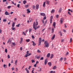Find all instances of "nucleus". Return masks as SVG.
Wrapping results in <instances>:
<instances>
[{
    "label": "nucleus",
    "instance_id": "1",
    "mask_svg": "<svg viewBox=\"0 0 73 73\" xmlns=\"http://www.w3.org/2000/svg\"><path fill=\"white\" fill-rule=\"evenodd\" d=\"M37 25H38V22L36 21V23L35 22H34L33 24V28L35 31H36L37 29L40 28V26L38 25L37 27Z\"/></svg>",
    "mask_w": 73,
    "mask_h": 73
},
{
    "label": "nucleus",
    "instance_id": "2",
    "mask_svg": "<svg viewBox=\"0 0 73 73\" xmlns=\"http://www.w3.org/2000/svg\"><path fill=\"white\" fill-rule=\"evenodd\" d=\"M44 44L45 46H44V47H46V48H48L49 47V43L46 40L44 42Z\"/></svg>",
    "mask_w": 73,
    "mask_h": 73
},
{
    "label": "nucleus",
    "instance_id": "3",
    "mask_svg": "<svg viewBox=\"0 0 73 73\" xmlns=\"http://www.w3.org/2000/svg\"><path fill=\"white\" fill-rule=\"evenodd\" d=\"M42 39L41 38H39V44L38 45H41V41H42L41 40Z\"/></svg>",
    "mask_w": 73,
    "mask_h": 73
},
{
    "label": "nucleus",
    "instance_id": "4",
    "mask_svg": "<svg viewBox=\"0 0 73 73\" xmlns=\"http://www.w3.org/2000/svg\"><path fill=\"white\" fill-rule=\"evenodd\" d=\"M48 59H45V61H44V65H46V64H47V62H48Z\"/></svg>",
    "mask_w": 73,
    "mask_h": 73
},
{
    "label": "nucleus",
    "instance_id": "5",
    "mask_svg": "<svg viewBox=\"0 0 73 73\" xmlns=\"http://www.w3.org/2000/svg\"><path fill=\"white\" fill-rule=\"evenodd\" d=\"M38 8H39V5L36 4V9L38 10Z\"/></svg>",
    "mask_w": 73,
    "mask_h": 73
},
{
    "label": "nucleus",
    "instance_id": "6",
    "mask_svg": "<svg viewBox=\"0 0 73 73\" xmlns=\"http://www.w3.org/2000/svg\"><path fill=\"white\" fill-rule=\"evenodd\" d=\"M64 21V19L61 18L60 20V23L61 24H62V22Z\"/></svg>",
    "mask_w": 73,
    "mask_h": 73
},
{
    "label": "nucleus",
    "instance_id": "7",
    "mask_svg": "<svg viewBox=\"0 0 73 73\" xmlns=\"http://www.w3.org/2000/svg\"><path fill=\"white\" fill-rule=\"evenodd\" d=\"M28 54H29V51H27V54L25 55V56L26 57H28Z\"/></svg>",
    "mask_w": 73,
    "mask_h": 73
},
{
    "label": "nucleus",
    "instance_id": "8",
    "mask_svg": "<svg viewBox=\"0 0 73 73\" xmlns=\"http://www.w3.org/2000/svg\"><path fill=\"white\" fill-rule=\"evenodd\" d=\"M40 15L41 16H45V14L44 13H40Z\"/></svg>",
    "mask_w": 73,
    "mask_h": 73
},
{
    "label": "nucleus",
    "instance_id": "9",
    "mask_svg": "<svg viewBox=\"0 0 73 73\" xmlns=\"http://www.w3.org/2000/svg\"><path fill=\"white\" fill-rule=\"evenodd\" d=\"M23 38L21 37V40L20 42V43L21 44L22 43V42H23Z\"/></svg>",
    "mask_w": 73,
    "mask_h": 73
},
{
    "label": "nucleus",
    "instance_id": "10",
    "mask_svg": "<svg viewBox=\"0 0 73 73\" xmlns=\"http://www.w3.org/2000/svg\"><path fill=\"white\" fill-rule=\"evenodd\" d=\"M53 16H51L50 17V23L51 24L52 23V19H53Z\"/></svg>",
    "mask_w": 73,
    "mask_h": 73
},
{
    "label": "nucleus",
    "instance_id": "11",
    "mask_svg": "<svg viewBox=\"0 0 73 73\" xmlns=\"http://www.w3.org/2000/svg\"><path fill=\"white\" fill-rule=\"evenodd\" d=\"M5 15H9V13H8L7 11H6L5 13Z\"/></svg>",
    "mask_w": 73,
    "mask_h": 73
},
{
    "label": "nucleus",
    "instance_id": "12",
    "mask_svg": "<svg viewBox=\"0 0 73 73\" xmlns=\"http://www.w3.org/2000/svg\"><path fill=\"white\" fill-rule=\"evenodd\" d=\"M50 53H48V54L47 55V58H49V57H50Z\"/></svg>",
    "mask_w": 73,
    "mask_h": 73
},
{
    "label": "nucleus",
    "instance_id": "13",
    "mask_svg": "<svg viewBox=\"0 0 73 73\" xmlns=\"http://www.w3.org/2000/svg\"><path fill=\"white\" fill-rule=\"evenodd\" d=\"M53 26H54V28H56V22H54L53 24Z\"/></svg>",
    "mask_w": 73,
    "mask_h": 73
},
{
    "label": "nucleus",
    "instance_id": "14",
    "mask_svg": "<svg viewBox=\"0 0 73 73\" xmlns=\"http://www.w3.org/2000/svg\"><path fill=\"white\" fill-rule=\"evenodd\" d=\"M54 56V55H53V54H51V56L50 57V59H52L53 58Z\"/></svg>",
    "mask_w": 73,
    "mask_h": 73
},
{
    "label": "nucleus",
    "instance_id": "15",
    "mask_svg": "<svg viewBox=\"0 0 73 73\" xmlns=\"http://www.w3.org/2000/svg\"><path fill=\"white\" fill-rule=\"evenodd\" d=\"M27 3V1L26 0H24L23 1V4H26Z\"/></svg>",
    "mask_w": 73,
    "mask_h": 73
},
{
    "label": "nucleus",
    "instance_id": "16",
    "mask_svg": "<svg viewBox=\"0 0 73 73\" xmlns=\"http://www.w3.org/2000/svg\"><path fill=\"white\" fill-rule=\"evenodd\" d=\"M32 42H33V46H35V45H36V44L35 43V42L33 41H32Z\"/></svg>",
    "mask_w": 73,
    "mask_h": 73
},
{
    "label": "nucleus",
    "instance_id": "17",
    "mask_svg": "<svg viewBox=\"0 0 73 73\" xmlns=\"http://www.w3.org/2000/svg\"><path fill=\"white\" fill-rule=\"evenodd\" d=\"M25 70L27 72V73H29V70H28L27 68H26L25 69Z\"/></svg>",
    "mask_w": 73,
    "mask_h": 73
},
{
    "label": "nucleus",
    "instance_id": "18",
    "mask_svg": "<svg viewBox=\"0 0 73 73\" xmlns=\"http://www.w3.org/2000/svg\"><path fill=\"white\" fill-rule=\"evenodd\" d=\"M27 13H28L31 12V11H29V9H27Z\"/></svg>",
    "mask_w": 73,
    "mask_h": 73
},
{
    "label": "nucleus",
    "instance_id": "19",
    "mask_svg": "<svg viewBox=\"0 0 73 73\" xmlns=\"http://www.w3.org/2000/svg\"><path fill=\"white\" fill-rule=\"evenodd\" d=\"M15 22H13V24H12V27H15Z\"/></svg>",
    "mask_w": 73,
    "mask_h": 73
},
{
    "label": "nucleus",
    "instance_id": "20",
    "mask_svg": "<svg viewBox=\"0 0 73 73\" xmlns=\"http://www.w3.org/2000/svg\"><path fill=\"white\" fill-rule=\"evenodd\" d=\"M54 37H55V35H53V36L52 37V40H54Z\"/></svg>",
    "mask_w": 73,
    "mask_h": 73
},
{
    "label": "nucleus",
    "instance_id": "21",
    "mask_svg": "<svg viewBox=\"0 0 73 73\" xmlns=\"http://www.w3.org/2000/svg\"><path fill=\"white\" fill-rule=\"evenodd\" d=\"M48 65L50 66H51L52 65V63L51 62H48Z\"/></svg>",
    "mask_w": 73,
    "mask_h": 73
},
{
    "label": "nucleus",
    "instance_id": "22",
    "mask_svg": "<svg viewBox=\"0 0 73 73\" xmlns=\"http://www.w3.org/2000/svg\"><path fill=\"white\" fill-rule=\"evenodd\" d=\"M52 33H53V32H54V28H53V27H52Z\"/></svg>",
    "mask_w": 73,
    "mask_h": 73
},
{
    "label": "nucleus",
    "instance_id": "23",
    "mask_svg": "<svg viewBox=\"0 0 73 73\" xmlns=\"http://www.w3.org/2000/svg\"><path fill=\"white\" fill-rule=\"evenodd\" d=\"M61 11H62V9H61V8H60L59 9L58 12H59V13H61Z\"/></svg>",
    "mask_w": 73,
    "mask_h": 73
},
{
    "label": "nucleus",
    "instance_id": "24",
    "mask_svg": "<svg viewBox=\"0 0 73 73\" xmlns=\"http://www.w3.org/2000/svg\"><path fill=\"white\" fill-rule=\"evenodd\" d=\"M26 41L27 42H29V41H30V39H26Z\"/></svg>",
    "mask_w": 73,
    "mask_h": 73
},
{
    "label": "nucleus",
    "instance_id": "25",
    "mask_svg": "<svg viewBox=\"0 0 73 73\" xmlns=\"http://www.w3.org/2000/svg\"><path fill=\"white\" fill-rule=\"evenodd\" d=\"M55 11V10H54L53 9L51 11V13H54V12Z\"/></svg>",
    "mask_w": 73,
    "mask_h": 73
},
{
    "label": "nucleus",
    "instance_id": "26",
    "mask_svg": "<svg viewBox=\"0 0 73 73\" xmlns=\"http://www.w3.org/2000/svg\"><path fill=\"white\" fill-rule=\"evenodd\" d=\"M28 7H29V5L28 4L25 5V8H28Z\"/></svg>",
    "mask_w": 73,
    "mask_h": 73
},
{
    "label": "nucleus",
    "instance_id": "27",
    "mask_svg": "<svg viewBox=\"0 0 73 73\" xmlns=\"http://www.w3.org/2000/svg\"><path fill=\"white\" fill-rule=\"evenodd\" d=\"M59 33H60V36H62V33H61V32L60 31L59 32Z\"/></svg>",
    "mask_w": 73,
    "mask_h": 73
},
{
    "label": "nucleus",
    "instance_id": "28",
    "mask_svg": "<svg viewBox=\"0 0 73 73\" xmlns=\"http://www.w3.org/2000/svg\"><path fill=\"white\" fill-rule=\"evenodd\" d=\"M45 2H44L43 5V7H45Z\"/></svg>",
    "mask_w": 73,
    "mask_h": 73
},
{
    "label": "nucleus",
    "instance_id": "29",
    "mask_svg": "<svg viewBox=\"0 0 73 73\" xmlns=\"http://www.w3.org/2000/svg\"><path fill=\"white\" fill-rule=\"evenodd\" d=\"M57 68L56 67V66H55L52 68L53 69H54H54H56Z\"/></svg>",
    "mask_w": 73,
    "mask_h": 73
},
{
    "label": "nucleus",
    "instance_id": "30",
    "mask_svg": "<svg viewBox=\"0 0 73 73\" xmlns=\"http://www.w3.org/2000/svg\"><path fill=\"white\" fill-rule=\"evenodd\" d=\"M3 67H4L5 68H7V66L5 64H4Z\"/></svg>",
    "mask_w": 73,
    "mask_h": 73
},
{
    "label": "nucleus",
    "instance_id": "31",
    "mask_svg": "<svg viewBox=\"0 0 73 73\" xmlns=\"http://www.w3.org/2000/svg\"><path fill=\"white\" fill-rule=\"evenodd\" d=\"M35 8H36V6H35V5H33V9H35Z\"/></svg>",
    "mask_w": 73,
    "mask_h": 73
},
{
    "label": "nucleus",
    "instance_id": "32",
    "mask_svg": "<svg viewBox=\"0 0 73 73\" xmlns=\"http://www.w3.org/2000/svg\"><path fill=\"white\" fill-rule=\"evenodd\" d=\"M32 31V30L31 29H29V33H31V31Z\"/></svg>",
    "mask_w": 73,
    "mask_h": 73
},
{
    "label": "nucleus",
    "instance_id": "33",
    "mask_svg": "<svg viewBox=\"0 0 73 73\" xmlns=\"http://www.w3.org/2000/svg\"><path fill=\"white\" fill-rule=\"evenodd\" d=\"M50 73H55V71H54L53 72V71H50Z\"/></svg>",
    "mask_w": 73,
    "mask_h": 73
},
{
    "label": "nucleus",
    "instance_id": "34",
    "mask_svg": "<svg viewBox=\"0 0 73 73\" xmlns=\"http://www.w3.org/2000/svg\"><path fill=\"white\" fill-rule=\"evenodd\" d=\"M11 29H12V30H13V31H14V30H15V29H16L15 28L13 27Z\"/></svg>",
    "mask_w": 73,
    "mask_h": 73
},
{
    "label": "nucleus",
    "instance_id": "35",
    "mask_svg": "<svg viewBox=\"0 0 73 73\" xmlns=\"http://www.w3.org/2000/svg\"><path fill=\"white\" fill-rule=\"evenodd\" d=\"M62 60H63V58L62 57L60 59V61H62Z\"/></svg>",
    "mask_w": 73,
    "mask_h": 73
},
{
    "label": "nucleus",
    "instance_id": "36",
    "mask_svg": "<svg viewBox=\"0 0 73 73\" xmlns=\"http://www.w3.org/2000/svg\"><path fill=\"white\" fill-rule=\"evenodd\" d=\"M46 4H49V2L47 1H46Z\"/></svg>",
    "mask_w": 73,
    "mask_h": 73
},
{
    "label": "nucleus",
    "instance_id": "37",
    "mask_svg": "<svg viewBox=\"0 0 73 73\" xmlns=\"http://www.w3.org/2000/svg\"><path fill=\"white\" fill-rule=\"evenodd\" d=\"M31 62H32V63H33L34 62H35V60H31Z\"/></svg>",
    "mask_w": 73,
    "mask_h": 73
},
{
    "label": "nucleus",
    "instance_id": "38",
    "mask_svg": "<svg viewBox=\"0 0 73 73\" xmlns=\"http://www.w3.org/2000/svg\"><path fill=\"white\" fill-rule=\"evenodd\" d=\"M11 2L13 4H14V5H16V3H14L12 1Z\"/></svg>",
    "mask_w": 73,
    "mask_h": 73
},
{
    "label": "nucleus",
    "instance_id": "39",
    "mask_svg": "<svg viewBox=\"0 0 73 73\" xmlns=\"http://www.w3.org/2000/svg\"><path fill=\"white\" fill-rule=\"evenodd\" d=\"M3 22H6V21H7V19H3Z\"/></svg>",
    "mask_w": 73,
    "mask_h": 73
},
{
    "label": "nucleus",
    "instance_id": "40",
    "mask_svg": "<svg viewBox=\"0 0 73 73\" xmlns=\"http://www.w3.org/2000/svg\"><path fill=\"white\" fill-rule=\"evenodd\" d=\"M11 8V6H8L7 7V8L8 9H10V8Z\"/></svg>",
    "mask_w": 73,
    "mask_h": 73
},
{
    "label": "nucleus",
    "instance_id": "41",
    "mask_svg": "<svg viewBox=\"0 0 73 73\" xmlns=\"http://www.w3.org/2000/svg\"><path fill=\"white\" fill-rule=\"evenodd\" d=\"M68 54H69V52H67L65 56H67V55H68Z\"/></svg>",
    "mask_w": 73,
    "mask_h": 73
},
{
    "label": "nucleus",
    "instance_id": "42",
    "mask_svg": "<svg viewBox=\"0 0 73 73\" xmlns=\"http://www.w3.org/2000/svg\"><path fill=\"white\" fill-rule=\"evenodd\" d=\"M20 25V24H19L16 26V27H19Z\"/></svg>",
    "mask_w": 73,
    "mask_h": 73
},
{
    "label": "nucleus",
    "instance_id": "43",
    "mask_svg": "<svg viewBox=\"0 0 73 73\" xmlns=\"http://www.w3.org/2000/svg\"><path fill=\"white\" fill-rule=\"evenodd\" d=\"M72 38H71L70 39V42H72Z\"/></svg>",
    "mask_w": 73,
    "mask_h": 73
},
{
    "label": "nucleus",
    "instance_id": "44",
    "mask_svg": "<svg viewBox=\"0 0 73 73\" xmlns=\"http://www.w3.org/2000/svg\"><path fill=\"white\" fill-rule=\"evenodd\" d=\"M40 60H44V57H42L40 59Z\"/></svg>",
    "mask_w": 73,
    "mask_h": 73
},
{
    "label": "nucleus",
    "instance_id": "45",
    "mask_svg": "<svg viewBox=\"0 0 73 73\" xmlns=\"http://www.w3.org/2000/svg\"><path fill=\"white\" fill-rule=\"evenodd\" d=\"M23 35H25V36H26V34H25V33L24 32H23Z\"/></svg>",
    "mask_w": 73,
    "mask_h": 73
},
{
    "label": "nucleus",
    "instance_id": "46",
    "mask_svg": "<svg viewBox=\"0 0 73 73\" xmlns=\"http://www.w3.org/2000/svg\"><path fill=\"white\" fill-rule=\"evenodd\" d=\"M37 52H38V53H40V52H41V51L39 50H37Z\"/></svg>",
    "mask_w": 73,
    "mask_h": 73
},
{
    "label": "nucleus",
    "instance_id": "47",
    "mask_svg": "<svg viewBox=\"0 0 73 73\" xmlns=\"http://www.w3.org/2000/svg\"><path fill=\"white\" fill-rule=\"evenodd\" d=\"M58 15H56V18H58Z\"/></svg>",
    "mask_w": 73,
    "mask_h": 73
},
{
    "label": "nucleus",
    "instance_id": "48",
    "mask_svg": "<svg viewBox=\"0 0 73 73\" xmlns=\"http://www.w3.org/2000/svg\"><path fill=\"white\" fill-rule=\"evenodd\" d=\"M17 60H16L15 61V65H16V64H17Z\"/></svg>",
    "mask_w": 73,
    "mask_h": 73
},
{
    "label": "nucleus",
    "instance_id": "49",
    "mask_svg": "<svg viewBox=\"0 0 73 73\" xmlns=\"http://www.w3.org/2000/svg\"><path fill=\"white\" fill-rule=\"evenodd\" d=\"M68 11H70V12H73V11L72 10H71L70 9H68Z\"/></svg>",
    "mask_w": 73,
    "mask_h": 73
},
{
    "label": "nucleus",
    "instance_id": "50",
    "mask_svg": "<svg viewBox=\"0 0 73 73\" xmlns=\"http://www.w3.org/2000/svg\"><path fill=\"white\" fill-rule=\"evenodd\" d=\"M12 44L14 46H15V45H16V44H15L14 42L12 43Z\"/></svg>",
    "mask_w": 73,
    "mask_h": 73
},
{
    "label": "nucleus",
    "instance_id": "51",
    "mask_svg": "<svg viewBox=\"0 0 73 73\" xmlns=\"http://www.w3.org/2000/svg\"><path fill=\"white\" fill-rule=\"evenodd\" d=\"M40 58V56H38L37 57V59H38V58Z\"/></svg>",
    "mask_w": 73,
    "mask_h": 73
},
{
    "label": "nucleus",
    "instance_id": "52",
    "mask_svg": "<svg viewBox=\"0 0 73 73\" xmlns=\"http://www.w3.org/2000/svg\"><path fill=\"white\" fill-rule=\"evenodd\" d=\"M8 58H10V56L9 55H8L7 56Z\"/></svg>",
    "mask_w": 73,
    "mask_h": 73
},
{
    "label": "nucleus",
    "instance_id": "53",
    "mask_svg": "<svg viewBox=\"0 0 73 73\" xmlns=\"http://www.w3.org/2000/svg\"><path fill=\"white\" fill-rule=\"evenodd\" d=\"M5 53H7V49L6 48L5 49Z\"/></svg>",
    "mask_w": 73,
    "mask_h": 73
},
{
    "label": "nucleus",
    "instance_id": "54",
    "mask_svg": "<svg viewBox=\"0 0 73 73\" xmlns=\"http://www.w3.org/2000/svg\"><path fill=\"white\" fill-rule=\"evenodd\" d=\"M32 67V66H29V68H28L29 70H30V69H31V68Z\"/></svg>",
    "mask_w": 73,
    "mask_h": 73
},
{
    "label": "nucleus",
    "instance_id": "55",
    "mask_svg": "<svg viewBox=\"0 0 73 73\" xmlns=\"http://www.w3.org/2000/svg\"><path fill=\"white\" fill-rule=\"evenodd\" d=\"M68 15H71V14L70 13V12H69V11L68 12Z\"/></svg>",
    "mask_w": 73,
    "mask_h": 73
},
{
    "label": "nucleus",
    "instance_id": "56",
    "mask_svg": "<svg viewBox=\"0 0 73 73\" xmlns=\"http://www.w3.org/2000/svg\"><path fill=\"white\" fill-rule=\"evenodd\" d=\"M19 7H20V5L18 4L17 5V7H18V8H19Z\"/></svg>",
    "mask_w": 73,
    "mask_h": 73
},
{
    "label": "nucleus",
    "instance_id": "57",
    "mask_svg": "<svg viewBox=\"0 0 73 73\" xmlns=\"http://www.w3.org/2000/svg\"><path fill=\"white\" fill-rule=\"evenodd\" d=\"M32 38H33H33H35V36H34L33 35H32Z\"/></svg>",
    "mask_w": 73,
    "mask_h": 73
},
{
    "label": "nucleus",
    "instance_id": "58",
    "mask_svg": "<svg viewBox=\"0 0 73 73\" xmlns=\"http://www.w3.org/2000/svg\"><path fill=\"white\" fill-rule=\"evenodd\" d=\"M36 64H35L34 65V67H35V68L36 67V66H37Z\"/></svg>",
    "mask_w": 73,
    "mask_h": 73
},
{
    "label": "nucleus",
    "instance_id": "59",
    "mask_svg": "<svg viewBox=\"0 0 73 73\" xmlns=\"http://www.w3.org/2000/svg\"><path fill=\"white\" fill-rule=\"evenodd\" d=\"M20 50H21V51L22 50H23V48H22V47H21L20 48Z\"/></svg>",
    "mask_w": 73,
    "mask_h": 73
},
{
    "label": "nucleus",
    "instance_id": "60",
    "mask_svg": "<svg viewBox=\"0 0 73 73\" xmlns=\"http://www.w3.org/2000/svg\"><path fill=\"white\" fill-rule=\"evenodd\" d=\"M31 53L28 54L27 55V56H29L31 55Z\"/></svg>",
    "mask_w": 73,
    "mask_h": 73
},
{
    "label": "nucleus",
    "instance_id": "61",
    "mask_svg": "<svg viewBox=\"0 0 73 73\" xmlns=\"http://www.w3.org/2000/svg\"><path fill=\"white\" fill-rule=\"evenodd\" d=\"M61 41V42H64V40L63 39H62Z\"/></svg>",
    "mask_w": 73,
    "mask_h": 73
},
{
    "label": "nucleus",
    "instance_id": "62",
    "mask_svg": "<svg viewBox=\"0 0 73 73\" xmlns=\"http://www.w3.org/2000/svg\"><path fill=\"white\" fill-rule=\"evenodd\" d=\"M39 62L38 61H37L36 62V64H38V63Z\"/></svg>",
    "mask_w": 73,
    "mask_h": 73
},
{
    "label": "nucleus",
    "instance_id": "63",
    "mask_svg": "<svg viewBox=\"0 0 73 73\" xmlns=\"http://www.w3.org/2000/svg\"><path fill=\"white\" fill-rule=\"evenodd\" d=\"M39 72H41V68H40L39 69Z\"/></svg>",
    "mask_w": 73,
    "mask_h": 73
},
{
    "label": "nucleus",
    "instance_id": "64",
    "mask_svg": "<svg viewBox=\"0 0 73 73\" xmlns=\"http://www.w3.org/2000/svg\"><path fill=\"white\" fill-rule=\"evenodd\" d=\"M45 19H46V17H44L43 18V20H45Z\"/></svg>",
    "mask_w": 73,
    "mask_h": 73
}]
</instances>
